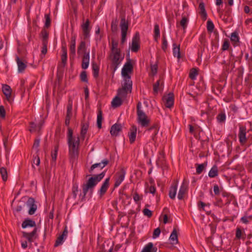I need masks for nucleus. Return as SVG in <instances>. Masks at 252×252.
<instances>
[{
  "label": "nucleus",
  "instance_id": "1",
  "mask_svg": "<svg viewBox=\"0 0 252 252\" xmlns=\"http://www.w3.org/2000/svg\"><path fill=\"white\" fill-rule=\"evenodd\" d=\"M105 175V171H103L99 174L93 175L87 181L86 184H83L82 192L83 195L81 198V201L85 200L86 195L88 191H90L91 194L92 193L93 190L96 185L104 178Z\"/></svg>",
  "mask_w": 252,
  "mask_h": 252
},
{
  "label": "nucleus",
  "instance_id": "2",
  "mask_svg": "<svg viewBox=\"0 0 252 252\" xmlns=\"http://www.w3.org/2000/svg\"><path fill=\"white\" fill-rule=\"evenodd\" d=\"M67 143L69 147V153L71 158H75L79 154V145L80 138L78 136L77 139L73 136V130L68 128L67 132Z\"/></svg>",
  "mask_w": 252,
  "mask_h": 252
},
{
  "label": "nucleus",
  "instance_id": "3",
  "mask_svg": "<svg viewBox=\"0 0 252 252\" xmlns=\"http://www.w3.org/2000/svg\"><path fill=\"white\" fill-rule=\"evenodd\" d=\"M123 58L124 57H121V52H110L109 59L111 61L110 67L113 69V73H114L117 70Z\"/></svg>",
  "mask_w": 252,
  "mask_h": 252
},
{
  "label": "nucleus",
  "instance_id": "4",
  "mask_svg": "<svg viewBox=\"0 0 252 252\" xmlns=\"http://www.w3.org/2000/svg\"><path fill=\"white\" fill-rule=\"evenodd\" d=\"M132 88V82L128 80H125V82L122 85V88L118 89L117 95L120 97L126 98L128 93H131Z\"/></svg>",
  "mask_w": 252,
  "mask_h": 252
},
{
  "label": "nucleus",
  "instance_id": "5",
  "mask_svg": "<svg viewBox=\"0 0 252 252\" xmlns=\"http://www.w3.org/2000/svg\"><path fill=\"white\" fill-rule=\"evenodd\" d=\"M141 103L139 102L136 106L138 121L143 127L148 126L150 124V120L146 114L141 110Z\"/></svg>",
  "mask_w": 252,
  "mask_h": 252
},
{
  "label": "nucleus",
  "instance_id": "6",
  "mask_svg": "<svg viewBox=\"0 0 252 252\" xmlns=\"http://www.w3.org/2000/svg\"><path fill=\"white\" fill-rule=\"evenodd\" d=\"M120 28L122 33L121 44H123L126 40L127 34V32L128 28V21L126 20L124 15H121Z\"/></svg>",
  "mask_w": 252,
  "mask_h": 252
},
{
  "label": "nucleus",
  "instance_id": "7",
  "mask_svg": "<svg viewBox=\"0 0 252 252\" xmlns=\"http://www.w3.org/2000/svg\"><path fill=\"white\" fill-rule=\"evenodd\" d=\"M130 61V60L128 59V61L125 63L122 70V75L125 77V80H128L129 81H132L128 73L132 72L133 70V65Z\"/></svg>",
  "mask_w": 252,
  "mask_h": 252
},
{
  "label": "nucleus",
  "instance_id": "8",
  "mask_svg": "<svg viewBox=\"0 0 252 252\" xmlns=\"http://www.w3.org/2000/svg\"><path fill=\"white\" fill-rule=\"evenodd\" d=\"M140 48V35L138 32H136L132 38L130 49L132 52H137Z\"/></svg>",
  "mask_w": 252,
  "mask_h": 252
},
{
  "label": "nucleus",
  "instance_id": "9",
  "mask_svg": "<svg viewBox=\"0 0 252 252\" xmlns=\"http://www.w3.org/2000/svg\"><path fill=\"white\" fill-rule=\"evenodd\" d=\"M90 21L89 19H87L81 25L84 40L89 38L90 36L91 27L90 26Z\"/></svg>",
  "mask_w": 252,
  "mask_h": 252
},
{
  "label": "nucleus",
  "instance_id": "10",
  "mask_svg": "<svg viewBox=\"0 0 252 252\" xmlns=\"http://www.w3.org/2000/svg\"><path fill=\"white\" fill-rule=\"evenodd\" d=\"M126 175V171L124 168L116 173L115 176V182L114 183V188H117L124 181Z\"/></svg>",
  "mask_w": 252,
  "mask_h": 252
},
{
  "label": "nucleus",
  "instance_id": "11",
  "mask_svg": "<svg viewBox=\"0 0 252 252\" xmlns=\"http://www.w3.org/2000/svg\"><path fill=\"white\" fill-rule=\"evenodd\" d=\"M246 127L245 126H239V132L238 137L239 141L242 146L245 145L247 142L248 138H246Z\"/></svg>",
  "mask_w": 252,
  "mask_h": 252
},
{
  "label": "nucleus",
  "instance_id": "12",
  "mask_svg": "<svg viewBox=\"0 0 252 252\" xmlns=\"http://www.w3.org/2000/svg\"><path fill=\"white\" fill-rule=\"evenodd\" d=\"M72 101L71 99H69L67 105V110L65 119V125L68 126V128L69 127L70 121L72 116Z\"/></svg>",
  "mask_w": 252,
  "mask_h": 252
},
{
  "label": "nucleus",
  "instance_id": "13",
  "mask_svg": "<svg viewBox=\"0 0 252 252\" xmlns=\"http://www.w3.org/2000/svg\"><path fill=\"white\" fill-rule=\"evenodd\" d=\"M37 228H34L31 232H22V236L26 238L29 242L32 243L37 237Z\"/></svg>",
  "mask_w": 252,
  "mask_h": 252
},
{
  "label": "nucleus",
  "instance_id": "14",
  "mask_svg": "<svg viewBox=\"0 0 252 252\" xmlns=\"http://www.w3.org/2000/svg\"><path fill=\"white\" fill-rule=\"evenodd\" d=\"M35 201L32 197H29L26 202L27 206L29 208L28 213L30 215H33L37 210V205L35 204Z\"/></svg>",
  "mask_w": 252,
  "mask_h": 252
},
{
  "label": "nucleus",
  "instance_id": "15",
  "mask_svg": "<svg viewBox=\"0 0 252 252\" xmlns=\"http://www.w3.org/2000/svg\"><path fill=\"white\" fill-rule=\"evenodd\" d=\"M162 99L165 101V106L166 107L170 108L173 106L174 100L173 93H169L167 96H164Z\"/></svg>",
  "mask_w": 252,
  "mask_h": 252
},
{
  "label": "nucleus",
  "instance_id": "16",
  "mask_svg": "<svg viewBox=\"0 0 252 252\" xmlns=\"http://www.w3.org/2000/svg\"><path fill=\"white\" fill-rule=\"evenodd\" d=\"M110 177L106 178L101 185L98 192L100 197H102L106 192L110 185Z\"/></svg>",
  "mask_w": 252,
  "mask_h": 252
},
{
  "label": "nucleus",
  "instance_id": "17",
  "mask_svg": "<svg viewBox=\"0 0 252 252\" xmlns=\"http://www.w3.org/2000/svg\"><path fill=\"white\" fill-rule=\"evenodd\" d=\"M122 130V126L120 124L116 123L112 125L110 128V134L112 136H118L119 133Z\"/></svg>",
  "mask_w": 252,
  "mask_h": 252
},
{
  "label": "nucleus",
  "instance_id": "18",
  "mask_svg": "<svg viewBox=\"0 0 252 252\" xmlns=\"http://www.w3.org/2000/svg\"><path fill=\"white\" fill-rule=\"evenodd\" d=\"M2 91L5 96L7 101H10L12 94V89L11 87L7 84L2 85Z\"/></svg>",
  "mask_w": 252,
  "mask_h": 252
},
{
  "label": "nucleus",
  "instance_id": "19",
  "mask_svg": "<svg viewBox=\"0 0 252 252\" xmlns=\"http://www.w3.org/2000/svg\"><path fill=\"white\" fill-rule=\"evenodd\" d=\"M188 191V185L184 181L179 191L178 194V198L179 200H183L185 194Z\"/></svg>",
  "mask_w": 252,
  "mask_h": 252
},
{
  "label": "nucleus",
  "instance_id": "20",
  "mask_svg": "<svg viewBox=\"0 0 252 252\" xmlns=\"http://www.w3.org/2000/svg\"><path fill=\"white\" fill-rule=\"evenodd\" d=\"M178 187L177 181H174L170 188L169 191V197L172 199H174L176 195Z\"/></svg>",
  "mask_w": 252,
  "mask_h": 252
},
{
  "label": "nucleus",
  "instance_id": "21",
  "mask_svg": "<svg viewBox=\"0 0 252 252\" xmlns=\"http://www.w3.org/2000/svg\"><path fill=\"white\" fill-rule=\"evenodd\" d=\"M137 132V127L135 126H132L130 129V132L128 133V137L129 139V142L132 144L135 141Z\"/></svg>",
  "mask_w": 252,
  "mask_h": 252
},
{
  "label": "nucleus",
  "instance_id": "22",
  "mask_svg": "<svg viewBox=\"0 0 252 252\" xmlns=\"http://www.w3.org/2000/svg\"><path fill=\"white\" fill-rule=\"evenodd\" d=\"M90 55L89 53H85L83 54L82 61V68L83 69H87L89 65Z\"/></svg>",
  "mask_w": 252,
  "mask_h": 252
},
{
  "label": "nucleus",
  "instance_id": "23",
  "mask_svg": "<svg viewBox=\"0 0 252 252\" xmlns=\"http://www.w3.org/2000/svg\"><path fill=\"white\" fill-rule=\"evenodd\" d=\"M28 227L37 228L35 222L29 218L26 219L22 223V227L23 228H26Z\"/></svg>",
  "mask_w": 252,
  "mask_h": 252
},
{
  "label": "nucleus",
  "instance_id": "24",
  "mask_svg": "<svg viewBox=\"0 0 252 252\" xmlns=\"http://www.w3.org/2000/svg\"><path fill=\"white\" fill-rule=\"evenodd\" d=\"M15 59L18 65V69L19 72H22L27 67V64L24 63L17 55L16 56Z\"/></svg>",
  "mask_w": 252,
  "mask_h": 252
},
{
  "label": "nucleus",
  "instance_id": "25",
  "mask_svg": "<svg viewBox=\"0 0 252 252\" xmlns=\"http://www.w3.org/2000/svg\"><path fill=\"white\" fill-rule=\"evenodd\" d=\"M230 40L233 42L234 46L240 45L239 37L237 32L235 31L231 34Z\"/></svg>",
  "mask_w": 252,
  "mask_h": 252
},
{
  "label": "nucleus",
  "instance_id": "26",
  "mask_svg": "<svg viewBox=\"0 0 252 252\" xmlns=\"http://www.w3.org/2000/svg\"><path fill=\"white\" fill-rule=\"evenodd\" d=\"M199 9H200L199 14L203 20L205 21L207 19V14L205 8V4L203 2H201L199 4Z\"/></svg>",
  "mask_w": 252,
  "mask_h": 252
},
{
  "label": "nucleus",
  "instance_id": "27",
  "mask_svg": "<svg viewBox=\"0 0 252 252\" xmlns=\"http://www.w3.org/2000/svg\"><path fill=\"white\" fill-rule=\"evenodd\" d=\"M158 249L154 247L152 243L150 242L147 244L141 252H157Z\"/></svg>",
  "mask_w": 252,
  "mask_h": 252
},
{
  "label": "nucleus",
  "instance_id": "28",
  "mask_svg": "<svg viewBox=\"0 0 252 252\" xmlns=\"http://www.w3.org/2000/svg\"><path fill=\"white\" fill-rule=\"evenodd\" d=\"M163 84V77L162 76H160L159 79L153 84V93L154 94H158L159 85H162Z\"/></svg>",
  "mask_w": 252,
  "mask_h": 252
},
{
  "label": "nucleus",
  "instance_id": "29",
  "mask_svg": "<svg viewBox=\"0 0 252 252\" xmlns=\"http://www.w3.org/2000/svg\"><path fill=\"white\" fill-rule=\"evenodd\" d=\"M69 46L70 53L73 55L75 54L76 48V35H72L71 37V42Z\"/></svg>",
  "mask_w": 252,
  "mask_h": 252
},
{
  "label": "nucleus",
  "instance_id": "30",
  "mask_svg": "<svg viewBox=\"0 0 252 252\" xmlns=\"http://www.w3.org/2000/svg\"><path fill=\"white\" fill-rule=\"evenodd\" d=\"M122 97L118 95L116 96L113 99L111 105L114 108H117L123 104V100Z\"/></svg>",
  "mask_w": 252,
  "mask_h": 252
},
{
  "label": "nucleus",
  "instance_id": "31",
  "mask_svg": "<svg viewBox=\"0 0 252 252\" xmlns=\"http://www.w3.org/2000/svg\"><path fill=\"white\" fill-rule=\"evenodd\" d=\"M159 130L158 125V124H154L152 126L150 127L148 130L153 133L152 139L155 140L156 136L158 133Z\"/></svg>",
  "mask_w": 252,
  "mask_h": 252
},
{
  "label": "nucleus",
  "instance_id": "32",
  "mask_svg": "<svg viewBox=\"0 0 252 252\" xmlns=\"http://www.w3.org/2000/svg\"><path fill=\"white\" fill-rule=\"evenodd\" d=\"M87 48L86 45V42L84 40L81 41L78 46L77 48V53L78 55H80L82 53L85 54V53H87L86 52Z\"/></svg>",
  "mask_w": 252,
  "mask_h": 252
},
{
  "label": "nucleus",
  "instance_id": "33",
  "mask_svg": "<svg viewBox=\"0 0 252 252\" xmlns=\"http://www.w3.org/2000/svg\"><path fill=\"white\" fill-rule=\"evenodd\" d=\"M169 239L173 242L172 244H176L178 243L177 230L176 227L174 228L170 236Z\"/></svg>",
  "mask_w": 252,
  "mask_h": 252
},
{
  "label": "nucleus",
  "instance_id": "34",
  "mask_svg": "<svg viewBox=\"0 0 252 252\" xmlns=\"http://www.w3.org/2000/svg\"><path fill=\"white\" fill-rule=\"evenodd\" d=\"M218 122L223 124L226 120V115L223 110H221L216 117Z\"/></svg>",
  "mask_w": 252,
  "mask_h": 252
},
{
  "label": "nucleus",
  "instance_id": "35",
  "mask_svg": "<svg viewBox=\"0 0 252 252\" xmlns=\"http://www.w3.org/2000/svg\"><path fill=\"white\" fill-rule=\"evenodd\" d=\"M173 54L174 57H177L178 59L181 58V52L180 45L177 46L176 43L173 44Z\"/></svg>",
  "mask_w": 252,
  "mask_h": 252
},
{
  "label": "nucleus",
  "instance_id": "36",
  "mask_svg": "<svg viewBox=\"0 0 252 252\" xmlns=\"http://www.w3.org/2000/svg\"><path fill=\"white\" fill-rule=\"evenodd\" d=\"M219 171L218 166L214 165L209 171L208 176L210 178H214L218 175Z\"/></svg>",
  "mask_w": 252,
  "mask_h": 252
},
{
  "label": "nucleus",
  "instance_id": "37",
  "mask_svg": "<svg viewBox=\"0 0 252 252\" xmlns=\"http://www.w3.org/2000/svg\"><path fill=\"white\" fill-rule=\"evenodd\" d=\"M103 120L102 111L100 108L98 109L97 116V126L98 128L102 127V122Z\"/></svg>",
  "mask_w": 252,
  "mask_h": 252
},
{
  "label": "nucleus",
  "instance_id": "38",
  "mask_svg": "<svg viewBox=\"0 0 252 252\" xmlns=\"http://www.w3.org/2000/svg\"><path fill=\"white\" fill-rule=\"evenodd\" d=\"M92 69L94 77L95 79L97 78L99 76V67L96 63H92Z\"/></svg>",
  "mask_w": 252,
  "mask_h": 252
},
{
  "label": "nucleus",
  "instance_id": "39",
  "mask_svg": "<svg viewBox=\"0 0 252 252\" xmlns=\"http://www.w3.org/2000/svg\"><path fill=\"white\" fill-rule=\"evenodd\" d=\"M207 162H205L203 163H202L200 164L196 163L195 166H196V173L197 174H201L202 172V171L205 169V168L207 166Z\"/></svg>",
  "mask_w": 252,
  "mask_h": 252
},
{
  "label": "nucleus",
  "instance_id": "40",
  "mask_svg": "<svg viewBox=\"0 0 252 252\" xmlns=\"http://www.w3.org/2000/svg\"><path fill=\"white\" fill-rule=\"evenodd\" d=\"M45 29L43 28L40 33L42 35V42L48 43L49 32Z\"/></svg>",
  "mask_w": 252,
  "mask_h": 252
},
{
  "label": "nucleus",
  "instance_id": "41",
  "mask_svg": "<svg viewBox=\"0 0 252 252\" xmlns=\"http://www.w3.org/2000/svg\"><path fill=\"white\" fill-rule=\"evenodd\" d=\"M58 150H59V145L57 144L54 147V151H52V152H51V157H52L51 164H53V163H55V161L57 159Z\"/></svg>",
  "mask_w": 252,
  "mask_h": 252
},
{
  "label": "nucleus",
  "instance_id": "42",
  "mask_svg": "<svg viewBox=\"0 0 252 252\" xmlns=\"http://www.w3.org/2000/svg\"><path fill=\"white\" fill-rule=\"evenodd\" d=\"M89 127V125L87 123H81V136L84 139L85 135L87 133L88 129Z\"/></svg>",
  "mask_w": 252,
  "mask_h": 252
},
{
  "label": "nucleus",
  "instance_id": "43",
  "mask_svg": "<svg viewBox=\"0 0 252 252\" xmlns=\"http://www.w3.org/2000/svg\"><path fill=\"white\" fill-rule=\"evenodd\" d=\"M160 36V30L158 24H156L154 26V37L155 41L157 42Z\"/></svg>",
  "mask_w": 252,
  "mask_h": 252
},
{
  "label": "nucleus",
  "instance_id": "44",
  "mask_svg": "<svg viewBox=\"0 0 252 252\" xmlns=\"http://www.w3.org/2000/svg\"><path fill=\"white\" fill-rule=\"evenodd\" d=\"M112 45L111 47V52H121L120 49L118 48V42L117 41H115L114 39L112 40Z\"/></svg>",
  "mask_w": 252,
  "mask_h": 252
},
{
  "label": "nucleus",
  "instance_id": "45",
  "mask_svg": "<svg viewBox=\"0 0 252 252\" xmlns=\"http://www.w3.org/2000/svg\"><path fill=\"white\" fill-rule=\"evenodd\" d=\"M198 71L197 68H192L190 69L189 73V77L192 79L194 80L196 76L198 75Z\"/></svg>",
  "mask_w": 252,
  "mask_h": 252
},
{
  "label": "nucleus",
  "instance_id": "46",
  "mask_svg": "<svg viewBox=\"0 0 252 252\" xmlns=\"http://www.w3.org/2000/svg\"><path fill=\"white\" fill-rule=\"evenodd\" d=\"M167 40L166 39L165 35L164 34H163L162 36L161 49L163 51L166 52V50L167 48Z\"/></svg>",
  "mask_w": 252,
  "mask_h": 252
},
{
  "label": "nucleus",
  "instance_id": "47",
  "mask_svg": "<svg viewBox=\"0 0 252 252\" xmlns=\"http://www.w3.org/2000/svg\"><path fill=\"white\" fill-rule=\"evenodd\" d=\"M0 174H1L2 179L3 181H6L7 180V172L6 169L4 167L0 168Z\"/></svg>",
  "mask_w": 252,
  "mask_h": 252
},
{
  "label": "nucleus",
  "instance_id": "48",
  "mask_svg": "<svg viewBox=\"0 0 252 252\" xmlns=\"http://www.w3.org/2000/svg\"><path fill=\"white\" fill-rule=\"evenodd\" d=\"M45 23L44 26V28H48L51 26V20L50 18V14H46L45 15Z\"/></svg>",
  "mask_w": 252,
  "mask_h": 252
},
{
  "label": "nucleus",
  "instance_id": "49",
  "mask_svg": "<svg viewBox=\"0 0 252 252\" xmlns=\"http://www.w3.org/2000/svg\"><path fill=\"white\" fill-rule=\"evenodd\" d=\"M118 23L117 19L113 20L111 22V29L113 32H116L118 30Z\"/></svg>",
  "mask_w": 252,
  "mask_h": 252
},
{
  "label": "nucleus",
  "instance_id": "50",
  "mask_svg": "<svg viewBox=\"0 0 252 252\" xmlns=\"http://www.w3.org/2000/svg\"><path fill=\"white\" fill-rule=\"evenodd\" d=\"M64 241V237L63 235H60L56 239L55 243L54 244V247H57L59 246L62 245Z\"/></svg>",
  "mask_w": 252,
  "mask_h": 252
},
{
  "label": "nucleus",
  "instance_id": "51",
  "mask_svg": "<svg viewBox=\"0 0 252 252\" xmlns=\"http://www.w3.org/2000/svg\"><path fill=\"white\" fill-rule=\"evenodd\" d=\"M78 191V187L77 183L73 184L72 188V192L73 198L75 199L77 197V193Z\"/></svg>",
  "mask_w": 252,
  "mask_h": 252
},
{
  "label": "nucleus",
  "instance_id": "52",
  "mask_svg": "<svg viewBox=\"0 0 252 252\" xmlns=\"http://www.w3.org/2000/svg\"><path fill=\"white\" fill-rule=\"evenodd\" d=\"M158 65L157 63L155 64H151V71L153 76L155 75L158 72Z\"/></svg>",
  "mask_w": 252,
  "mask_h": 252
},
{
  "label": "nucleus",
  "instance_id": "53",
  "mask_svg": "<svg viewBox=\"0 0 252 252\" xmlns=\"http://www.w3.org/2000/svg\"><path fill=\"white\" fill-rule=\"evenodd\" d=\"M230 43L227 39H225L221 48L222 51H225L229 49Z\"/></svg>",
  "mask_w": 252,
  "mask_h": 252
},
{
  "label": "nucleus",
  "instance_id": "54",
  "mask_svg": "<svg viewBox=\"0 0 252 252\" xmlns=\"http://www.w3.org/2000/svg\"><path fill=\"white\" fill-rule=\"evenodd\" d=\"M62 64H59L58 67V70H59L61 67L63 68L66 64L67 56H61Z\"/></svg>",
  "mask_w": 252,
  "mask_h": 252
},
{
  "label": "nucleus",
  "instance_id": "55",
  "mask_svg": "<svg viewBox=\"0 0 252 252\" xmlns=\"http://www.w3.org/2000/svg\"><path fill=\"white\" fill-rule=\"evenodd\" d=\"M207 29L210 32H212L214 29V24L211 20H208L207 22Z\"/></svg>",
  "mask_w": 252,
  "mask_h": 252
},
{
  "label": "nucleus",
  "instance_id": "56",
  "mask_svg": "<svg viewBox=\"0 0 252 252\" xmlns=\"http://www.w3.org/2000/svg\"><path fill=\"white\" fill-rule=\"evenodd\" d=\"M80 79L82 82L87 83L88 79L87 78V72L85 71H83L80 74Z\"/></svg>",
  "mask_w": 252,
  "mask_h": 252
},
{
  "label": "nucleus",
  "instance_id": "57",
  "mask_svg": "<svg viewBox=\"0 0 252 252\" xmlns=\"http://www.w3.org/2000/svg\"><path fill=\"white\" fill-rule=\"evenodd\" d=\"M102 164H101V162H99V163H94V164H93L90 168L89 169V172L90 173H92L93 171V170L96 167H100L101 168V167L102 166Z\"/></svg>",
  "mask_w": 252,
  "mask_h": 252
},
{
  "label": "nucleus",
  "instance_id": "58",
  "mask_svg": "<svg viewBox=\"0 0 252 252\" xmlns=\"http://www.w3.org/2000/svg\"><path fill=\"white\" fill-rule=\"evenodd\" d=\"M188 19L183 17L180 21V25L184 29H186L187 26Z\"/></svg>",
  "mask_w": 252,
  "mask_h": 252
},
{
  "label": "nucleus",
  "instance_id": "59",
  "mask_svg": "<svg viewBox=\"0 0 252 252\" xmlns=\"http://www.w3.org/2000/svg\"><path fill=\"white\" fill-rule=\"evenodd\" d=\"M143 213L145 216L148 217V218H151L153 215L152 212L146 208L143 209Z\"/></svg>",
  "mask_w": 252,
  "mask_h": 252
},
{
  "label": "nucleus",
  "instance_id": "60",
  "mask_svg": "<svg viewBox=\"0 0 252 252\" xmlns=\"http://www.w3.org/2000/svg\"><path fill=\"white\" fill-rule=\"evenodd\" d=\"M6 111L3 106H0V118L4 119L5 118Z\"/></svg>",
  "mask_w": 252,
  "mask_h": 252
},
{
  "label": "nucleus",
  "instance_id": "61",
  "mask_svg": "<svg viewBox=\"0 0 252 252\" xmlns=\"http://www.w3.org/2000/svg\"><path fill=\"white\" fill-rule=\"evenodd\" d=\"M48 43L42 42V47L41 50V53L44 55H46L47 52V46Z\"/></svg>",
  "mask_w": 252,
  "mask_h": 252
},
{
  "label": "nucleus",
  "instance_id": "62",
  "mask_svg": "<svg viewBox=\"0 0 252 252\" xmlns=\"http://www.w3.org/2000/svg\"><path fill=\"white\" fill-rule=\"evenodd\" d=\"M207 205L209 206V204H206L201 201H200L198 203V207L199 209H202L204 211H206L205 207L207 206Z\"/></svg>",
  "mask_w": 252,
  "mask_h": 252
},
{
  "label": "nucleus",
  "instance_id": "63",
  "mask_svg": "<svg viewBox=\"0 0 252 252\" xmlns=\"http://www.w3.org/2000/svg\"><path fill=\"white\" fill-rule=\"evenodd\" d=\"M160 232H161V231L159 227L155 229L154 230L153 234V237L154 238H156L158 237V236L159 235V234L160 233Z\"/></svg>",
  "mask_w": 252,
  "mask_h": 252
},
{
  "label": "nucleus",
  "instance_id": "64",
  "mask_svg": "<svg viewBox=\"0 0 252 252\" xmlns=\"http://www.w3.org/2000/svg\"><path fill=\"white\" fill-rule=\"evenodd\" d=\"M33 162L34 164H36L37 166L39 165L40 160V158L38 156H36V157H35L33 159Z\"/></svg>",
  "mask_w": 252,
  "mask_h": 252
}]
</instances>
